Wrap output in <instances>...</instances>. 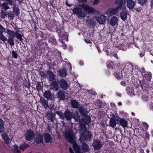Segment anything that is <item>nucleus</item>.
Listing matches in <instances>:
<instances>
[{
  "mask_svg": "<svg viewBox=\"0 0 153 153\" xmlns=\"http://www.w3.org/2000/svg\"><path fill=\"white\" fill-rule=\"evenodd\" d=\"M80 132L81 133L80 141L82 143L86 140L90 141L93 136L91 132L87 131V128L85 125H82L81 126Z\"/></svg>",
  "mask_w": 153,
  "mask_h": 153,
  "instance_id": "obj_1",
  "label": "nucleus"
},
{
  "mask_svg": "<svg viewBox=\"0 0 153 153\" xmlns=\"http://www.w3.org/2000/svg\"><path fill=\"white\" fill-rule=\"evenodd\" d=\"M123 0H117L116 2V4H117L116 7L108 9L105 12V14L109 16H111L116 14L118 12V10L121 9L122 6H123V5H124V8H126L125 6V2H124L123 4Z\"/></svg>",
  "mask_w": 153,
  "mask_h": 153,
  "instance_id": "obj_2",
  "label": "nucleus"
},
{
  "mask_svg": "<svg viewBox=\"0 0 153 153\" xmlns=\"http://www.w3.org/2000/svg\"><path fill=\"white\" fill-rule=\"evenodd\" d=\"M65 129H66L65 132L64 134V136L65 139L69 142L71 143H74L75 142L76 137L73 134L69 131L68 129L69 132L67 130L68 127L65 126Z\"/></svg>",
  "mask_w": 153,
  "mask_h": 153,
  "instance_id": "obj_3",
  "label": "nucleus"
},
{
  "mask_svg": "<svg viewBox=\"0 0 153 153\" xmlns=\"http://www.w3.org/2000/svg\"><path fill=\"white\" fill-rule=\"evenodd\" d=\"M72 10L74 13L76 14L79 17H84L87 15V13L83 12L82 10V8L79 7H75Z\"/></svg>",
  "mask_w": 153,
  "mask_h": 153,
  "instance_id": "obj_4",
  "label": "nucleus"
},
{
  "mask_svg": "<svg viewBox=\"0 0 153 153\" xmlns=\"http://www.w3.org/2000/svg\"><path fill=\"white\" fill-rule=\"evenodd\" d=\"M25 136L27 140L30 141L34 137L35 133L33 131L28 130L25 134Z\"/></svg>",
  "mask_w": 153,
  "mask_h": 153,
  "instance_id": "obj_5",
  "label": "nucleus"
},
{
  "mask_svg": "<svg viewBox=\"0 0 153 153\" xmlns=\"http://www.w3.org/2000/svg\"><path fill=\"white\" fill-rule=\"evenodd\" d=\"M83 116V117L82 118L81 120H79V122L80 123H82L80 124V128L81 126L82 125L85 126V124H89L91 122V118L89 116L86 114L85 116Z\"/></svg>",
  "mask_w": 153,
  "mask_h": 153,
  "instance_id": "obj_6",
  "label": "nucleus"
},
{
  "mask_svg": "<svg viewBox=\"0 0 153 153\" xmlns=\"http://www.w3.org/2000/svg\"><path fill=\"white\" fill-rule=\"evenodd\" d=\"M102 142L99 140H94L92 143V146L95 150H98L102 147Z\"/></svg>",
  "mask_w": 153,
  "mask_h": 153,
  "instance_id": "obj_7",
  "label": "nucleus"
},
{
  "mask_svg": "<svg viewBox=\"0 0 153 153\" xmlns=\"http://www.w3.org/2000/svg\"><path fill=\"white\" fill-rule=\"evenodd\" d=\"M73 112H71L68 109L65 110L64 114V118H65L66 120H69L73 118Z\"/></svg>",
  "mask_w": 153,
  "mask_h": 153,
  "instance_id": "obj_8",
  "label": "nucleus"
},
{
  "mask_svg": "<svg viewBox=\"0 0 153 153\" xmlns=\"http://www.w3.org/2000/svg\"><path fill=\"white\" fill-rule=\"evenodd\" d=\"M83 10L88 13H93L95 12V10L93 7L89 6L87 4L82 6Z\"/></svg>",
  "mask_w": 153,
  "mask_h": 153,
  "instance_id": "obj_9",
  "label": "nucleus"
},
{
  "mask_svg": "<svg viewBox=\"0 0 153 153\" xmlns=\"http://www.w3.org/2000/svg\"><path fill=\"white\" fill-rule=\"evenodd\" d=\"M59 84L60 87L64 90H66L68 88V85L66 81L64 79L60 80Z\"/></svg>",
  "mask_w": 153,
  "mask_h": 153,
  "instance_id": "obj_10",
  "label": "nucleus"
},
{
  "mask_svg": "<svg viewBox=\"0 0 153 153\" xmlns=\"http://www.w3.org/2000/svg\"><path fill=\"white\" fill-rule=\"evenodd\" d=\"M51 89L53 91H56L58 90L59 88L58 84L56 81H53L52 82L51 85Z\"/></svg>",
  "mask_w": 153,
  "mask_h": 153,
  "instance_id": "obj_11",
  "label": "nucleus"
},
{
  "mask_svg": "<svg viewBox=\"0 0 153 153\" xmlns=\"http://www.w3.org/2000/svg\"><path fill=\"white\" fill-rule=\"evenodd\" d=\"M44 140L46 143H49L52 142V137L49 134L45 133L44 135Z\"/></svg>",
  "mask_w": 153,
  "mask_h": 153,
  "instance_id": "obj_12",
  "label": "nucleus"
},
{
  "mask_svg": "<svg viewBox=\"0 0 153 153\" xmlns=\"http://www.w3.org/2000/svg\"><path fill=\"white\" fill-rule=\"evenodd\" d=\"M70 103L71 106L73 108H78L79 107V103L76 100H71V101Z\"/></svg>",
  "mask_w": 153,
  "mask_h": 153,
  "instance_id": "obj_13",
  "label": "nucleus"
},
{
  "mask_svg": "<svg viewBox=\"0 0 153 153\" xmlns=\"http://www.w3.org/2000/svg\"><path fill=\"white\" fill-rule=\"evenodd\" d=\"M47 76L50 81H53L55 79V75L51 71H49L47 72Z\"/></svg>",
  "mask_w": 153,
  "mask_h": 153,
  "instance_id": "obj_14",
  "label": "nucleus"
},
{
  "mask_svg": "<svg viewBox=\"0 0 153 153\" xmlns=\"http://www.w3.org/2000/svg\"><path fill=\"white\" fill-rule=\"evenodd\" d=\"M35 142L37 143H42L43 141V136L42 134H38L35 139Z\"/></svg>",
  "mask_w": 153,
  "mask_h": 153,
  "instance_id": "obj_15",
  "label": "nucleus"
},
{
  "mask_svg": "<svg viewBox=\"0 0 153 153\" xmlns=\"http://www.w3.org/2000/svg\"><path fill=\"white\" fill-rule=\"evenodd\" d=\"M135 2L132 0H128L127 1V6L129 9H132L134 7Z\"/></svg>",
  "mask_w": 153,
  "mask_h": 153,
  "instance_id": "obj_16",
  "label": "nucleus"
},
{
  "mask_svg": "<svg viewBox=\"0 0 153 153\" xmlns=\"http://www.w3.org/2000/svg\"><path fill=\"white\" fill-rule=\"evenodd\" d=\"M105 16L104 15H102L98 17L97 21L100 24H103L105 22Z\"/></svg>",
  "mask_w": 153,
  "mask_h": 153,
  "instance_id": "obj_17",
  "label": "nucleus"
},
{
  "mask_svg": "<svg viewBox=\"0 0 153 153\" xmlns=\"http://www.w3.org/2000/svg\"><path fill=\"white\" fill-rule=\"evenodd\" d=\"M47 116L48 119L51 120V122H53L55 114L51 111H48L47 113Z\"/></svg>",
  "mask_w": 153,
  "mask_h": 153,
  "instance_id": "obj_18",
  "label": "nucleus"
},
{
  "mask_svg": "<svg viewBox=\"0 0 153 153\" xmlns=\"http://www.w3.org/2000/svg\"><path fill=\"white\" fill-rule=\"evenodd\" d=\"M127 15V12L125 10H123L120 14L121 19L123 21H125L126 19Z\"/></svg>",
  "mask_w": 153,
  "mask_h": 153,
  "instance_id": "obj_19",
  "label": "nucleus"
},
{
  "mask_svg": "<svg viewBox=\"0 0 153 153\" xmlns=\"http://www.w3.org/2000/svg\"><path fill=\"white\" fill-rule=\"evenodd\" d=\"M149 95L148 93L146 92H143L141 97L142 100L144 102L148 101L149 99Z\"/></svg>",
  "mask_w": 153,
  "mask_h": 153,
  "instance_id": "obj_20",
  "label": "nucleus"
},
{
  "mask_svg": "<svg viewBox=\"0 0 153 153\" xmlns=\"http://www.w3.org/2000/svg\"><path fill=\"white\" fill-rule=\"evenodd\" d=\"M2 137L5 143L8 144L9 142V139L8 136L6 133H4L2 135Z\"/></svg>",
  "mask_w": 153,
  "mask_h": 153,
  "instance_id": "obj_21",
  "label": "nucleus"
},
{
  "mask_svg": "<svg viewBox=\"0 0 153 153\" xmlns=\"http://www.w3.org/2000/svg\"><path fill=\"white\" fill-rule=\"evenodd\" d=\"M57 96L58 98L61 100H65V97L64 93L62 91H60L57 94Z\"/></svg>",
  "mask_w": 153,
  "mask_h": 153,
  "instance_id": "obj_22",
  "label": "nucleus"
},
{
  "mask_svg": "<svg viewBox=\"0 0 153 153\" xmlns=\"http://www.w3.org/2000/svg\"><path fill=\"white\" fill-rule=\"evenodd\" d=\"M59 75L60 76L65 77L67 75L66 69L65 68H62L59 70Z\"/></svg>",
  "mask_w": 153,
  "mask_h": 153,
  "instance_id": "obj_23",
  "label": "nucleus"
},
{
  "mask_svg": "<svg viewBox=\"0 0 153 153\" xmlns=\"http://www.w3.org/2000/svg\"><path fill=\"white\" fill-rule=\"evenodd\" d=\"M118 19L115 16H113L110 20V23L112 26H114L117 24Z\"/></svg>",
  "mask_w": 153,
  "mask_h": 153,
  "instance_id": "obj_24",
  "label": "nucleus"
},
{
  "mask_svg": "<svg viewBox=\"0 0 153 153\" xmlns=\"http://www.w3.org/2000/svg\"><path fill=\"white\" fill-rule=\"evenodd\" d=\"M40 102L45 108H47L48 106V101L45 99L44 98H41L40 99Z\"/></svg>",
  "mask_w": 153,
  "mask_h": 153,
  "instance_id": "obj_25",
  "label": "nucleus"
},
{
  "mask_svg": "<svg viewBox=\"0 0 153 153\" xmlns=\"http://www.w3.org/2000/svg\"><path fill=\"white\" fill-rule=\"evenodd\" d=\"M120 125L123 128L127 126V122L124 119H121L119 120Z\"/></svg>",
  "mask_w": 153,
  "mask_h": 153,
  "instance_id": "obj_26",
  "label": "nucleus"
},
{
  "mask_svg": "<svg viewBox=\"0 0 153 153\" xmlns=\"http://www.w3.org/2000/svg\"><path fill=\"white\" fill-rule=\"evenodd\" d=\"M82 149L84 152H88L89 150L88 145L85 143H83L82 146Z\"/></svg>",
  "mask_w": 153,
  "mask_h": 153,
  "instance_id": "obj_27",
  "label": "nucleus"
},
{
  "mask_svg": "<svg viewBox=\"0 0 153 153\" xmlns=\"http://www.w3.org/2000/svg\"><path fill=\"white\" fill-rule=\"evenodd\" d=\"M116 120L113 118H111L109 121V125L110 126L114 128L116 126L117 123L116 122Z\"/></svg>",
  "mask_w": 153,
  "mask_h": 153,
  "instance_id": "obj_28",
  "label": "nucleus"
},
{
  "mask_svg": "<svg viewBox=\"0 0 153 153\" xmlns=\"http://www.w3.org/2000/svg\"><path fill=\"white\" fill-rule=\"evenodd\" d=\"M144 76L145 79L148 81H150L152 78V74L151 73L149 72H146L144 75Z\"/></svg>",
  "mask_w": 153,
  "mask_h": 153,
  "instance_id": "obj_29",
  "label": "nucleus"
},
{
  "mask_svg": "<svg viewBox=\"0 0 153 153\" xmlns=\"http://www.w3.org/2000/svg\"><path fill=\"white\" fill-rule=\"evenodd\" d=\"M106 64L107 67L108 68L113 69L115 67V64L112 61L107 62Z\"/></svg>",
  "mask_w": 153,
  "mask_h": 153,
  "instance_id": "obj_30",
  "label": "nucleus"
},
{
  "mask_svg": "<svg viewBox=\"0 0 153 153\" xmlns=\"http://www.w3.org/2000/svg\"><path fill=\"white\" fill-rule=\"evenodd\" d=\"M79 111L82 116H85L86 115L87 111L83 107H80L79 108Z\"/></svg>",
  "mask_w": 153,
  "mask_h": 153,
  "instance_id": "obj_31",
  "label": "nucleus"
},
{
  "mask_svg": "<svg viewBox=\"0 0 153 153\" xmlns=\"http://www.w3.org/2000/svg\"><path fill=\"white\" fill-rule=\"evenodd\" d=\"M6 33L9 35L10 37H15V33L14 32L10 30L7 29L5 31Z\"/></svg>",
  "mask_w": 153,
  "mask_h": 153,
  "instance_id": "obj_32",
  "label": "nucleus"
},
{
  "mask_svg": "<svg viewBox=\"0 0 153 153\" xmlns=\"http://www.w3.org/2000/svg\"><path fill=\"white\" fill-rule=\"evenodd\" d=\"M86 24L88 26L91 27L94 26L95 22L93 20H88L86 21Z\"/></svg>",
  "mask_w": 153,
  "mask_h": 153,
  "instance_id": "obj_33",
  "label": "nucleus"
},
{
  "mask_svg": "<svg viewBox=\"0 0 153 153\" xmlns=\"http://www.w3.org/2000/svg\"><path fill=\"white\" fill-rule=\"evenodd\" d=\"M4 131V122L3 120L0 118V133L3 132Z\"/></svg>",
  "mask_w": 153,
  "mask_h": 153,
  "instance_id": "obj_34",
  "label": "nucleus"
},
{
  "mask_svg": "<svg viewBox=\"0 0 153 153\" xmlns=\"http://www.w3.org/2000/svg\"><path fill=\"white\" fill-rule=\"evenodd\" d=\"M73 148L76 153H80V150L79 147L74 144L73 145Z\"/></svg>",
  "mask_w": 153,
  "mask_h": 153,
  "instance_id": "obj_35",
  "label": "nucleus"
},
{
  "mask_svg": "<svg viewBox=\"0 0 153 153\" xmlns=\"http://www.w3.org/2000/svg\"><path fill=\"white\" fill-rule=\"evenodd\" d=\"M80 116L78 112L76 111L74 114L73 113V118L75 119L76 121H77L79 119Z\"/></svg>",
  "mask_w": 153,
  "mask_h": 153,
  "instance_id": "obj_36",
  "label": "nucleus"
},
{
  "mask_svg": "<svg viewBox=\"0 0 153 153\" xmlns=\"http://www.w3.org/2000/svg\"><path fill=\"white\" fill-rule=\"evenodd\" d=\"M15 37H10L9 39H7V42L11 45L13 46L14 45V42L13 39Z\"/></svg>",
  "mask_w": 153,
  "mask_h": 153,
  "instance_id": "obj_37",
  "label": "nucleus"
},
{
  "mask_svg": "<svg viewBox=\"0 0 153 153\" xmlns=\"http://www.w3.org/2000/svg\"><path fill=\"white\" fill-rule=\"evenodd\" d=\"M44 96L47 99H49L51 97V92L49 91H45L44 94Z\"/></svg>",
  "mask_w": 153,
  "mask_h": 153,
  "instance_id": "obj_38",
  "label": "nucleus"
},
{
  "mask_svg": "<svg viewBox=\"0 0 153 153\" xmlns=\"http://www.w3.org/2000/svg\"><path fill=\"white\" fill-rule=\"evenodd\" d=\"M15 37H16L19 40L22 41L23 40L22 35L19 33H17V32H15Z\"/></svg>",
  "mask_w": 153,
  "mask_h": 153,
  "instance_id": "obj_39",
  "label": "nucleus"
},
{
  "mask_svg": "<svg viewBox=\"0 0 153 153\" xmlns=\"http://www.w3.org/2000/svg\"><path fill=\"white\" fill-rule=\"evenodd\" d=\"M147 0H138V3L141 6L145 5L147 2Z\"/></svg>",
  "mask_w": 153,
  "mask_h": 153,
  "instance_id": "obj_40",
  "label": "nucleus"
},
{
  "mask_svg": "<svg viewBox=\"0 0 153 153\" xmlns=\"http://www.w3.org/2000/svg\"><path fill=\"white\" fill-rule=\"evenodd\" d=\"M29 145L27 144L24 143L22 145L20 146L19 149L20 150H24Z\"/></svg>",
  "mask_w": 153,
  "mask_h": 153,
  "instance_id": "obj_41",
  "label": "nucleus"
},
{
  "mask_svg": "<svg viewBox=\"0 0 153 153\" xmlns=\"http://www.w3.org/2000/svg\"><path fill=\"white\" fill-rule=\"evenodd\" d=\"M114 74L117 79H120L122 76L121 73L120 72H115L114 73Z\"/></svg>",
  "mask_w": 153,
  "mask_h": 153,
  "instance_id": "obj_42",
  "label": "nucleus"
},
{
  "mask_svg": "<svg viewBox=\"0 0 153 153\" xmlns=\"http://www.w3.org/2000/svg\"><path fill=\"white\" fill-rule=\"evenodd\" d=\"M13 11L16 16H17L19 15V10L18 7H14L13 8Z\"/></svg>",
  "mask_w": 153,
  "mask_h": 153,
  "instance_id": "obj_43",
  "label": "nucleus"
},
{
  "mask_svg": "<svg viewBox=\"0 0 153 153\" xmlns=\"http://www.w3.org/2000/svg\"><path fill=\"white\" fill-rule=\"evenodd\" d=\"M0 39L3 42L7 40V38L3 34V33H0Z\"/></svg>",
  "mask_w": 153,
  "mask_h": 153,
  "instance_id": "obj_44",
  "label": "nucleus"
},
{
  "mask_svg": "<svg viewBox=\"0 0 153 153\" xmlns=\"http://www.w3.org/2000/svg\"><path fill=\"white\" fill-rule=\"evenodd\" d=\"M56 113L60 118L62 119H64V115H63V113H62L61 111H57Z\"/></svg>",
  "mask_w": 153,
  "mask_h": 153,
  "instance_id": "obj_45",
  "label": "nucleus"
},
{
  "mask_svg": "<svg viewBox=\"0 0 153 153\" xmlns=\"http://www.w3.org/2000/svg\"><path fill=\"white\" fill-rule=\"evenodd\" d=\"M36 88L37 90L40 91L42 90V86L41 85L40 82H37L36 84Z\"/></svg>",
  "mask_w": 153,
  "mask_h": 153,
  "instance_id": "obj_46",
  "label": "nucleus"
},
{
  "mask_svg": "<svg viewBox=\"0 0 153 153\" xmlns=\"http://www.w3.org/2000/svg\"><path fill=\"white\" fill-rule=\"evenodd\" d=\"M14 153H20V151L18 149V146L16 145H15L14 146Z\"/></svg>",
  "mask_w": 153,
  "mask_h": 153,
  "instance_id": "obj_47",
  "label": "nucleus"
},
{
  "mask_svg": "<svg viewBox=\"0 0 153 153\" xmlns=\"http://www.w3.org/2000/svg\"><path fill=\"white\" fill-rule=\"evenodd\" d=\"M56 1L54 0L53 1H50V3L51 6L53 7H55L56 6Z\"/></svg>",
  "mask_w": 153,
  "mask_h": 153,
  "instance_id": "obj_48",
  "label": "nucleus"
},
{
  "mask_svg": "<svg viewBox=\"0 0 153 153\" xmlns=\"http://www.w3.org/2000/svg\"><path fill=\"white\" fill-rule=\"evenodd\" d=\"M2 7L5 10H7L9 8L8 4L5 3H4L1 4Z\"/></svg>",
  "mask_w": 153,
  "mask_h": 153,
  "instance_id": "obj_49",
  "label": "nucleus"
},
{
  "mask_svg": "<svg viewBox=\"0 0 153 153\" xmlns=\"http://www.w3.org/2000/svg\"><path fill=\"white\" fill-rule=\"evenodd\" d=\"M8 18L11 20H13L14 17V14L12 13H10L7 14Z\"/></svg>",
  "mask_w": 153,
  "mask_h": 153,
  "instance_id": "obj_50",
  "label": "nucleus"
},
{
  "mask_svg": "<svg viewBox=\"0 0 153 153\" xmlns=\"http://www.w3.org/2000/svg\"><path fill=\"white\" fill-rule=\"evenodd\" d=\"M5 31V28L2 25H0V33H3Z\"/></svg>",
  "mask_w": 153,
  "mask_h": 153,
  "instance_id": "obj_51",
  "label": "nucleus"
},
{
  "mask_svg": "<svg viewBox=\"0 0 153 153\" xmlns=\"http://www.w3.org/2000/svg\"><path fill=\"white\" fill-rule=\"evenodd\" d=\"M12 56L13 58L16 59L17 58L18 56V55L16 52L15 51H12Z\"/></svg>",
  "mask_w": 153,
  "mask_h": 153,
  "instance_id": "obj_52",
  "label": "nucleus"
},
{
  "mask_svg": "<svg viewBox=\"0 0 153 153\" xmlns=\"http://www.w3.org/2000/svg\"><path fill=\"white\" fill-rule=\"evenodd\" d=\"M131 66H132V71L131 72L132 73V74H134V69H136L137 71H138V67L137 66H132V65H131ZM134 74H136V73H135Z\"/></svg>",
  "mask_w": 153,
  "mask_h": 153,
  "instance_id": "obj_53",
  "label": "nucleus"
},
{
  "mask_svg": "<svg viewBox=\"0 0 153 153\" xmlns=\"http://www.w3.org/2000/svg\"><path fill=\"white\" fill-rule=\"evenodd\" d=\"M112 118H113L117 121H118L119 118V117L117 115L114 114Z\"/></svg>",
  "mask_w": 153,
  "mask_h": 153,
  "instance_id": "obj_54",
  "label": "nucleus"
},
{
  "mask_svg": "<svg viewBox=\"0 0 153 153\" xmlns=\"http://www.w3.org/2000/svg\"><path fill=\"white\" fill-rule=\"evenodd\" d=\"M54 107H55V106H54V104H50L49 105V108L50 109V110H53L55 109Z\"/></svg>",
  "mask_w": 153,
  "mask_h": 153,
  "instance_id": "obj_55",
  "label": "nucleus"
},
{
  "mask_svg": "<svg viewBox=\"0 0 153 153\" xmlns=\"http://www.w3.org/2000/svg\"><path fill=\"white\" fill-rule=\"evenodd\" d=\"M39 74L40 75V76H42V77H45V73H44L43 71H40L39 72Z\"/></svg>",
  "mask_w": 153,
  "mask_h": 153,
  "instance_id": "obj_56",
  "label": "nucleus"
},
{
  "mask_svg": "<svg viewBox=\"0 0 153 153\" xmlns=\"http://www.w3.org/2000/svg\"><path fill=\"white\" fill-rule=\"evenodd\" d=\"M5 1L8 4L10 5L12 4L13 0H5Z\"/></svg>",
  "mask_w": 153,
  "mask_h": 153,
  "instance_id": "obj_57",
  "label": "nucleus"
},
{
  "mask_svg": "<svg viewBox=\"0 0 153 153\" xmlns=\"http://www.w3.org/2000/svg\"><path fill=\"white\" fill-rule=\"evenodd\" d=\"M100 0H94L93 2V4L94 5H96L98 4L99 2V1Z\"/></svg>",
  "mask_w": 153,
  "mask_h": 153,
  "instance_id": "obj_58",
  "label": "nucleus"
},
{
  "mask_svg": "<svg viewBox=\"0 0 153 153\" xmlns=\"http://www.w3.org/2000/svg\"><path fill=\"white\" fill-rule=\"evenodd\" d=\"M14 29L16 31V32H17V33H19V32H20L19 29L17 27H14Z\"/></svg>",
  "mask_w": 153,
  "mask_h": 153,
  "instance_id": "obj_59",
  "label": "nucleus"
},
{
  "mask_svg": "<svg viewBox=\"0 0 153 153\" xmlns=\"http://www.w3.org/2000/svg\"><path fill=\"white\" fill-rule=\"evenodd\" d=\"M85 41L86 43H91L89 39H85Z\"/></svg>",
  "mask_w": 153,
  "mask_h": 153,
  "instance_id": "obj_60",
  "label": "nucleus"
},
{
  "mask_svg": "<svg viewBox=\"0 0 153 153\" xmlns=\"http://www.w3.org/2000/svg\"><path fill=\"white\" fill-rule=\"evenodd\" d=\"M150 109L152 110H153V103H152L150 105Z\"/></svg>",
  "mask_w": 153,
  "mask_h": 153,
  "instance_id": "obj_61",
  "label": "nucleus"
},
{
  "mask_svg": "<svg viewBox=\"0 0 153 153\" xmlns=\"http://www.w3.org/2000/svg\"><path fill=\"white\" fill-rule=\"evenodd\" d=\"M69 151L70 153H74V151L71 148H70L69 149Z\"/></svg>",
  "mask_w": 153,
  "mask_h": 153,
  "instance_id": "obj_62",
  "label": "nucleus"
},
{
  "mask_svg": "<svg viewBox=\"0 0 153 153\" xmlns=\"http://www.w3.org/2000/svg\"><path fill=\"white\" fill-rule=\"evenodd\" d=\"M113 56L116 58L117 59H118V57L117 56V54L116 53H114L113 54Z\"/></svg>",
  "mask_w": 153,
  "mask_h": 153,
  "instance_id": "obj_63",
  "label": "nucleus"
},
{
  "mask_svg": "<svg viewBox=\"0 0 153 153\" xmlns=\"http://www.w3.org/2000/svg\"><path fill=\"white\" fill-rule=\"evenodd\" d=\"M150 6L152 8L153 7V1H151L150 4Z\"/></svg>",
  "mask_w": 153,
  "mask_h": 153,
  "instance_id": "obj_64",
  "label": "nucleus"
}]
</instances>
